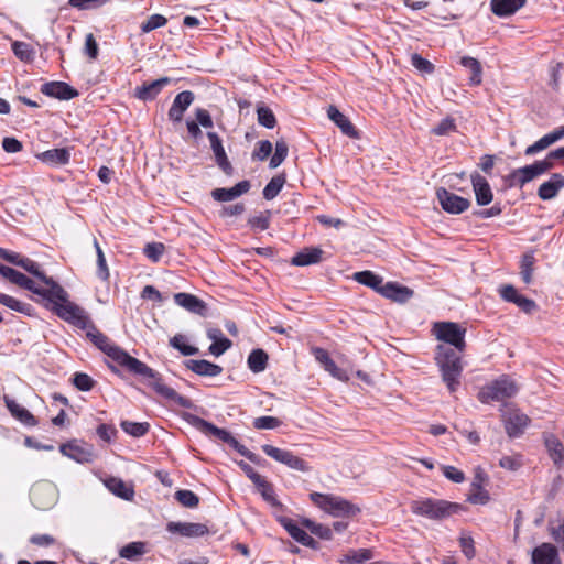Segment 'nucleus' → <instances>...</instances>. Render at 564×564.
<instances>
[{"label":"nucleus","instance_id":"obj_1","mask_svg":"<svg viewBox=\"0 0 564 564\" xmlns=\"http://www.w3.org/2000/svg\"><path fill=\"white\" fill-rule=\"evenodd\" d=\"M55 314L65 322L80 329H86V336L94 345L129 372L151 379L152 381L149 382V386L158 394L166 400L173 401L184 409H191L193 406L188 398L178 394L173 388L167 387L158 371L153 370L141 360L130 356L119 346L113 345L106 335L97 329L83 307L67 300L64 304H57L55 306Z\"/></svg>","mask_w":564,"mask_h":564},{"label":"nucleus","instance_id":"obj_2","mask_svg":"<svg viewBox=\"0 0 564 564\" xmlns=\"http://www.w3.org/2000/svg\"><path fill=\"white\" fill-rule=\"evenodd\" d=\"M463 351L456 350L447 345H437L435 360L440 368L442 379L451 392H455L460 384L463 372Z\"/></svg>","mask_w":564,"mask_h":564},{"label":"nucleus","instance_id":"obj_3","mask_svg":"<svg viewBox=\"0 0 564 564\" xmlns=\"http://www.w3.org/2000/svg\"><path fill=\"white\" fill-rule=\"evenodd\" d=\"M410 508L412 513L434 521H442L465 510L460 503L434 498L414 500Z\"/></svg>","mask_w":564,"mask_h":564},{"label":"nucleus","instance_id":"obj_4","mask_svg":"<svg viewBox=\"0 0 564 564\" xmlns=\"http://www.w3.org/2000/svg\"><path fill=\"white\" fill-rule=\"evenodd\" d=\"M19 267L37 278L41 282L45 284V291L48 292L50 304H46V307H50L55 313V306L57 304H64L68 300V293L53 278L47 276L40 268V264L30 258L23 257L19 262Z\"/></svg>","mask_w":564,"mask_h":564},{"label":"nucleus","instance_id":"obj_5","mask_svg":"<svg viewBox=\"0 0 564 564\" xmlns=\"http://www.w3.org/2000/svg\"><path fill=\"white\" fill-rule=\"evenodd\" d=\"M310 498L317 507L334 517H352L360 511L359 507L339 496L312 492Z\"/></svg>","mask_w":564,"mask_h":564},{"label":"nucleus","instance_id":"obj_6","mask_svg":"<svg viewBox=\"0 0 564 564\" xmlns=\"http://www.w3.org/2000/svg\"><path fill=\"white\" fill-rule=\"evenodd\" d=\"M516 383L507 376H502L494 382L485 386L478 393V399L482 403H490L492 401H503L513 397L517 393Z\"/></svg>","mask_w":564,"mask_h":564},{"label":"nucleus","instance_id":"obj_7","mask_svg":"<svg viewBox=\"0 0 564 564\" xmlns=\"http://www.w3.org/2000/svg\"><path fill=\"white\" fill-rule=\"evenodd\" d=\"M434 330L436 338L444 341L443 345H447L459 351L465 350L466 328L460 327L457 323L454 322H440L435 323Z\"/></svg>","mask_w":564,"mask_h":564},{"label":"nucleus","instance_id":"obj_8","mask_svg":"<svg viewBox=\"0 0 564 564\" xmlns=\"http://www.w3.org/2000/svg\"><path fill=\"white\" fill-rule=\"evenodd\" d=\"M261 449L274 460L286 465L289 468L299 470V471H310L311 467L306 460L294 455L292 452L286 449H281L270 444H264L261 446Z\"/></svg>","mask_w":564,"mask_h":564},{"label":"nucleus","instance_id":"obj_9","mask_svg":"<svg viewBox=\"0 0 564 564\" xmlns=\"http://www.w3.org/2000/svg\"><path fill=\"white\" fill-rule=\"evenodd\" d=\"M436 195L442 208L449 214H462L470 206L469 199L458 196L443 187L437 189Z\"/></svg>","mask_w":564,"mask_h":564},{"label":"nucleus","instance_id":"obj_10","mask_svg":"<svg viewBox=\"0 0 564 564\" xmlns=\"http://www.w3.org/2000/svg\"><path fill=\"white\" fill-rule=\"evenodd\" d=\"M505 429L510 437L520 436L530 423V419L518 409H508L502 414Z\"/></svg>","mask_w":564,"mask_h":564},{"label":"nucleus","instance_id":"obj_11","mask_svg":"<svg viewBox=\"0 0 564 564\" xmlns=\"http://www.w3.org/2000/svg\"><path fill=\"white\" fill-rule=\"evenodd\" d=\"M3 278L8 279L11 283L41 296L43 300H46L50 303L48 292L45 291V288L37 286L35 281L17 271L15 269L9 267L8 270H6Z\"/></svg>","mask_w":564,"mask_h":564},{"label":"nucleus","instance_id":"obj_12","mask_svg":"<svg viewBox=\"0 0 564 564\" xmlns=\"http://www.w3.org/2000/svg\"><path fill=\"white\" fill-rule=\"evenodd\" d=\"M499 293L506 302L514 303L524 313L530 314L536 310V303L533 300L519 294L516 288L511 284L502 285L499 289Z\"/></svg>","mask_w":564,"mask_h":564},{"label":"nucleus","instance_id":"obj_13","mask_svg":"<svg viewBox=\"0 0 564 564\" xmlns=\"http://www.w3.org/2000/svg\"><path fill=\"white\" fill-rule=\"evenodd\" d=\"M186 421L192 426H194L195 429H197L198 431L204 433L205 435H212V436L223 441L224 443H227L229 436L231 435L225 429L217 427L213 423H210V422H208V421H206V420H204V419H202V417H199L197 415H194V414H187L186 415Z\"/></svg>","mask_w":564,"mask_h":564},{"label":"nucleus","instance_id":"obj_14","mask_svg":"<svg viewBox=\"0 0 564 564\" xmlns=\"http://www.w3.org/2000/svg\"><path fill=\"white\" fill-rule=\"evenodd\" d=\"M195 99V95L191 90H183L178 93L169 109L167 116L169 119L173 122H181L184 116V112L188 109V107L193 104Z\"/></svg>","mask_w":564,"mask_h":564},{"label":"nucleus","instance_id":"obj_15","mask_svg":"<svg viewBox=\"0 0 564 564\" xmlns=\"http://www.w3.org/2000/svg\"><path fill=\"white\" fill-rule=\"evenodd\" d=\"M41 93L59 100H70L78 91L65 82H48L41 86Z\"/></svg>","mask_w":564,"mask_h":564},{"label":"nucleus","instance_id":"obj_16","mask_svg":"<svg viewBox=\"0 0 564 564\" xmlns=\"http://www.w3.org/2000/svg\"><path fill=\"white\" fill-rule=\"evenodd\" d=\"M207 138L210 142L217 165L226 175H231L234 169L227 158L220 137L216 132H207Z\"/></svg>","mask_w":564,"mask_h":564},{"label":"nucleus","instance_id":"obj_17","mask_svg":"<svg viewBox=\"0 0 564 564\" xmlns=\"http://www.w3.org/2000/svg\"><path fill=\"white\" fill-rule=\"evenodd\" d=\"M470 180L477 204L479 206L490 204L494 199V194L488 181L478 172H474L470 175Z\"/></svg>","mask_w":564,"mask_h":564},{"label":"nucleus","instance_id":"obj_18","mask_svg":"<svg viewBox=\"0 0 564 564\" xmlns=\"http://www.w3.org/2000/svg\"><path fill=\"white\" fill-rule=\"evenodd\" d=\"M31 499L39 509L50 508L55 500V490L48 484H37L32 488Z\"/></svg>","mask_w":564,"mask_h":564},{"label":"nucleus","instance_id":"obj_19","mask_svg":"<svg viewBox=\"0 0 564 564\" xmlns=\"http://www.w3.org/2000/svg\"><path fill=\"white\" fill-rule=\"evenodd\" d=\"M166 530L170 533H177L182 536H203L208 533V528L203 523L192 522H169Z\"/></svg>","mask_w":564,"mask_h":564},{"label":"nucleus","instance_id":"obj_20","mask_svg":"<svg viewBox=\"0 0 564 564\" xmlns=\"http://www.w3.org/2000/svg\"><path fill=\"white\" fill-rule=\"evenodd\" d=\"M380 294L394 302L405 303L413 296L414 292L412 289L397 282H387L383 289L380 290Z\"/></svg>","mask_w":564,"mask_h":564},{"label":"nucleus","instance_id":"obj_21","mask_svg":"<svg viewBox=\"0 0 564 564\" xmlns=\"http://www.w3.org/2000/svg\"><path fill=\"white\" fill-rule=\"evenodd\" d=\"M174 301L177 305L186 308L191 313L205 316L207 313V305L204 301L189 293H176Z\"/></svg>","mask_w":564,"mask_h":564},{"label":"nucleus","instance_id":"obj_22","mask_svg":"<svg viewBox=\"0 0 564 564\" xmlns=\"http://www.w3.org/2000/svg\"><path fill=\"white\" fill-rule=\"evenodd\" d=\"M328 118L340 129V131L352 139L359 138V133L350 120L341 113L335 106H329L327 109Z\"/></svg>","mask_w":564,"mask_h":564},{"label":"nucleus","instance_id":"obj_23","mask_svg":"<svg viewBox=\"0 0 564 564\" xmlns=\"http://www.w3.org/2000/svg\"><path fill=\"white\" fill-rule=\"evenodd\" d=\"M170 82L169 77H161L150 83H143L142 86L135 88L134 95L140 100H153Z\"/></svg>","mask_w":564,"mask_h":564},{"label":"nucleus","instance_id":"obj_24","mask_svg":"<svg viewBox=\"0 0 564 564\" xmlns=\"http://www.w3.org/2000/svg\"><path fill=\"white\" fill-rule=\"evenodd\" d=\"M184 364L187 369L203 377H216L223 372V368L219 365L205 359H188Z\"/></svg>","mask_w":564,"mask_h":564},{"label":"nucleus","instance_id":"obj_25","mask_svg":"<svg viewBox=\"0 0 564 564\" xmlns=\"http://www.w3.org/2000/svg\"><path fill=\"white\" fill-rule=\"evenodd\" d=\"M3 401L11 415L19 420L21 423L26 426H35L37 424L35 416L29 410L20 405L17 401L9 398L8 395L3 397Z\"/></svg>","mask_w":564,"mask_h":564},{"label":"nucleus","instance_id":"obj_26","mask_svg":"<svg viewBox=\"0 0 564 564\" xmlns=\"http://www.w3.org/2000/svg\"><path fill=\"white\" fill-rule=\"evenodd\" d=\"M250 189L249 181H241L231 188H215L212 196L218 202H230Z\"/></svg>","mask_w":564,"mask_h":564},{"label":"nucleus","instance_id":"obj_27","mask_svg":"<svg viewBox=\"0 0 564 564\" xmlns=\"http://www.w3.org/2000/svg\"><path fill=\"white\" fill-rule=\"evenodd\" d=\"M564 187V175L555 173L551 178L542 183L538 189V196L542 200H550L554 198L558 191Z\"/></svg>","mask_w":564,"mask_h":564},{"label":"nucleus","instance_id":"obj_28","mask_svg":"<svg viewBox=\"0 0 564 564\" xmlns=\"http://www.w3.org/2000/svg\"><path fill=\"white\" fill-rule=\"evenodd\" d=\"M323 253L324 251L318 247L304 248L302 251L292 257L291 264L296 267H305L319 263L322 261Z\"/></svg>","mask_w":564,"mask_h":564},{"label":"nucleus","instance_id":"obj_29","mask_svg":"<svg viewBox=\"0 0 564 564\" xmlns=\"http://www.w3.org/2000/svg\"><path fill=\"white\" fill-rule=\"evenodd\" d=\"M532 562L533 564H554L555 562L560 564L556 547L550 543H542L533 550Z\"/></svg>","mask_w":564,"mask_h":564},{"label":"nucleus","instance_id":"obj_30","mask_svg":"<svg viewBox=\"0 0 564 564\" xmlns=\"http://www.w3.org/2000/svg\"><path fill=\"white\" fill-rule=\"evenodd\" d=\"M562 138H564V126L553 130L552 132L545 134L533 144L529 145L525 149L524 153L525 155H533L542 150H545L546 148L557 142Z\"/></svg>","mask_w":564,"mask_h":564},{"label":"nucleus","instance_id":"obj_31","mask_svg":"<svg viewBox=\"0 0 564 564\" xmlns=\"http://www.w3.org/2000/svg\"><path fill=\"white\" fill-rule=\"evenodd\" d=\"M562 138H564V126L553 130L552 132L545 134L533 144L529 145L525 149L524 153L525 155H533L542 150H545L546 148L557 142Z\"/></svg>","mask_w":564,"mask_h":564},{"label":"nucleus","instance_id":"obj_32","mask_svg":"<svg viewBox=\"0 0 564 564\" xmlns=\"http://www.w3.org/2000/svg\"><path fill=\"white\" fill-rule=\"evenodd\" d=\"M527 0H491V11L498 17L514 14L525 4Z\"/></svg>","mask_w":564,"mask_h":564},{"label":"nucleus","instance_id":"obj_33","mask_svg":"<svg viewBox=\"0 0 564 564\" xmlns=\"http://www.w3.org/2000/svg\"><path fill=\"white\" fill-rule=\"evenodd\" d=\"M37 158L51 165H65L69 162L70 152L66 148L51 149L37 154Z\"/></svg>","mask_w":564,"mask_h":564},{"label":"nucleus","instance_id":"obj_34","mask_svg":"<svg viewBox=\"0 0 564 564\" xmlns=\"http://www.w3.org/2000/svg\"><path fill=\"white\" fill-rule=\"evenodd\" d=\"M105 485L112 494L124 500H132L134 496L133 487L128 486L121 478L110 477L105 480Z\"/></svg>","mask_w":564,"mask_h":564},{"label":"nucleus","instance_id":"obj_35","mask_svg":"<svg viewBox=\"0 0 564 564\" xmlns=\"http://www.w3.org/2000/svg\"><path fill=\"white\" fill-rule=\"evenodd\" d=\"M59 449L63 455L68 456L69 458L78 463L88 462L91 456L90 451L82 447L76 442L63 444Z\"/></svg>","mask_w":564,"mask_h":564},{"label":"nucleus","instance_id":"obj_36","mask_svg":"<svg viewBox=\"0 0 564 564\" xmlns=\"http://www.w3.org/2000/svg\"><path fill=\"white\" fill-rule=\"evenodd\" d=\"M544 444L554 464L557 465L564 462V445L558 437L553 434H545Z\"/></svg>","mask_w":564,"mask_h":564},{"label":"nucleus","instance_id":"obj_37","mask_svg":"<svg viewBox=\"0 0 564 564\" xmlns=\"http://www.w3.org/2000/svg\"><path fill=\"white\" fill-rule=\"evenodd\" d=\"M460 65L469 69L471 75L469 77V85L479 86L482 82V67L478 59L464 56L460 58Z\"/></svg>","mask_w":564,"mask_h":564},{"label":"nucleus","instance_id":"obj_38","mask_svg":"<svg viewBox=\"0 0 564 564\" xmlns=\"http://www.w3.org/2000/svg\"><path fill=\"white\" fill-rule=\"evenodd\" d=\"M268 354L263 349L258 348L250 352L247 364L252 372L259 373L265 370L268 366Z\"/></svg>","mask_w":564,"mask_h":564},{"label":"nucleus","instance_id":"obj_39","mask_svg":"<svg viewBox=\"0 0 564 564\" xmlns=\"http://www.w3.org/2000/svg\"><path fill=\"white\" fill-rule=\"evenodd\" d=\"M354 280L360 284L369 286L380 293V290L383 289L382 278L378 274H375L371 271H360L354 274Z\"/></svg>","mask_w":564,"mask_h":564},{"label":"nucleus","instance_id":"obj_40","mask_svg":"<svg viewBox=\"0 0 564 564\" xmlns=\"http://www.w3.org/2000/svg\"><path fill=\"white\" fill-rule=\"evenodd\" d=\"M145 553V543L141 541L131 542L122 546L119 551V555L122 558L135 561Z\"/></svg>","mask_w":564,"mask_h":564},{"label":"nucleus","instance_id":"obj_41","mask_svg":"<svg viewBox=\"0 0 564 564\" xmlns=\"http://www.w3.org/2000/svg\"><path fill=\"white\" fill-rule=\"evenodd\" d=\"M285 181L286 180L284 174L273 176L263 188V197L267 200L275 198L281 192L283 185L285 184Z\"/></svg>","mask_w":564,"mask_h":564},{"label":"nucleus","instance_id":"obj_42","mask_svg":"<svg viewBox=\"0 0 564 564\" xmlns=\"http://www.w3.org/2000/svg\"><path fill=\"white\" fill-rule=\"evenodd\" d=\"M121 429L129 435L133 437H141L145 435L150 430V424L147 422H131V421H122L120 423Z\"/></svg>","mask_w":564,"mask_h":564},{"label":"nucleus","instance_id":"obj_43","mask_svg":"<svg viewBox=\"0 0 564 564\" xmlns=\"http://www.w3.org/2000/svg\"><path fill=\"white\" fill-rule=\"evenodd\" d=\"M372 557V552L368 549L352 550L345 554L340 560L341 563L346 564H361Z\"/></svg>","mask_w":564,"mask_h":564},{"label":"nucleus","instance_id":"obj_44","mask_svg":"<svg viewBox=\"0 0 564 564\" xmlns=\"http://www.w3.org/2000/svg\"><path fill=\"white\" fill-rule=\"evenodd\" d=\"M535 258L533 253H524L520 264V274L525 284L531 283Z\"/></svg>","mask_w":564,"mask_h":564},{"label":"nucleus","instance_id":"obj_45","mask_svg":"<svg viewBox=\"0 0 564 564\" xmlns=\"http://www.w3.org/2000/svg\"><path fill=\"white\" fill-rule=\"evenodd\" d=\"M302 524H303V527L308 529L312 534H315V535H317L321 539H324V540H330L332 539V535H333L332 529L326 527V525H323V524H319V523H315V522H313L310 519H304L302 521Z\"/></svg>","mask_w":564,"mask_h":564},{"label":"nucleus","instance_id":"obj_46","mask_svg":"<svg viewBox=\"0 0 564 564\" xmlns=\"http://www.w3.org/2000/svg\"><path fill=\"white\" fill-rule=\"evenodd\" d=\"M175 499L186 508H196L199 503V497L192 490L181 489L175 492Z\"/></svg>","mask_w":564,"mask_h":564},{"label":"nucleus","instance_id":"obj_47","mask_svg":"<svg viewBox=\"0 0 564 564\" xmlns=\"http://www.w3.org/2000/svg\"><path fill=\"white\" fill-rule=\"evenodd\" d=\"M289 152V147L284 140H279L275 143L274 154L270 159V167L275 169L282 164V162L286 159Z\"/></svg>","mask_w":564,"mask_h":564},{"label":"nucleus","instance_id":"obj_48","mask_svg":"<svg viewBox=\"0 0 564 564\" xmlns=\"http://www.w3.org/2000/svg\"><path fill=\"white\" fill-rule=\"evenodd\" d=\"M94 247L97 253V275L102 281H107L109 278V269L106 262L104 251L96 239L94 240Z\"/></svg>","mask_w":564,"mask_h":564},{"label":"nucleus","instance_id":"obj_49","mask_svg":"<svg viewBox=\"0 0 564 564\" xmlns=\"http://www.w3.org/2000/svg\"><path fill=\"white\" fill-rule=\"evenodd\" d=\"M184 340L185 336L178 334L170 339V345L173 348L177 349L184 356L196 355L198 352V348L191 345H186Z\"/></svg>","mask_w":564,"mask_h":564},{"label":"nucleus","instance_id":"obj_50","mask_svg":"<svg viewBox=\"0 0 564 564\" xmlns=\"http://www.w3.org/2000/svg\"><path fill=\"white\" fill-rule=\"evenodd\" d=\"M517 175L520 176L519 182L521 184H525L539 175H542L536 162L531 165H525L523 167L517 169Z\"/></svg>","mask_w":564,"mask_h":564},{"label":"nucleus","instance_id":"obj_51","mask_svg":"<svg viewBox=\"0 0 564 564\" xmlns=\"http://www.w3.org/2000/svg\"><path fill=\"white\" fill-rule=\"evenodd\" d=\"M167 23V19L162 14H152L150 15L142 24L141 31L142 33H149L155 29L162 28Z\"/></svg>","mask_w":564,"mask_h":564},{"label":"nucleus","instance_id":"obj_52","mask_svg":"<svg viewBox=\"0 0 564 564\" xmlns=\"http://www.w3.org/2000/svg\"><path fill=\"white\" fill-rule=\"evenodd\" d=\"M258 122L268 128L272 129L276 124V119L273 111L268 107H258L257 109Z\"/></svg>","mask_w":564,"mask_h":564},{"label":"nucleus","instance_id":"obj_53","mask_svg":"<svg viewBox=\"0 0 564 564\" xmlns=\"http://www.w3.org/2000/svg\"><path fill=\"white\" fill-rule=\"evenodd\" d=\"M12 51L14 55L22 62H29L33 57V50L30 44L25 42L15 41L12 43Z\"/></svg>","mask_w":564,"mask_h":564},{"label":"nucleus","instance_id":"obj_54","mask_svg":"<svg viewBox=\"0 0 564 564\" xmlns=\"http://www.w3.org/2000/svg\"><path fill=\"white\" fill-rule=\"evenodd\" d=\"M165 247L162 242H150L145 245L143 252L152 262H159L163 256Z\"/></svg>","mask_w":564,"mask_h":564},{"label":"nucleus","instance_id":"obj_55","mask_svg":"<svg viewBox=\"0 0 564 564\" xmlns=\"http://www.w3.org/2000/svg\"><path fill=\"white\" fill-rule=\"evenodd\" d=\"M489 500V492L484 487L470 488L467 496V501L474 505H486Z\"/></svg>","mask_w":564,"mask_h":564},{"label":"nucleus","instance_id":"obj_56","mask_svg":"<svg viewBox=\"0 0 564 564\" xmlns=\"http://www.w3.org/2000/svg\"><path fill=\"white\" fill-rule=\"evenodd\" d=\"M73 384L80 391H90L95 386V381L87 373L76 372L73 377Z\"/></svg>","mask_w":564,"mask_h":564},{"label":"nucleus","instance_id":"obj_57","mask_svg":"<svg viewBox=\"0 0 564 564\" xmlns=\"http://www.w3.org/2000/svg\"><path fill=\"white\" fill-rule=\"evenodd\" d=\"M281 524L283 528L288 531V533L296 541L300 542V540L305 534V531L300 528L292 519L289 518H281L280 519Z\"/></svg>","mask_w":564,"mask_h":564},{"label":"nucleus","instance_id":"obj_58","mask_svg":"<svg viewBox=\"0 0 564 564\" xmlns=\"http://www.w3.org/2000/svg\"><path fill=\"white\" fill-rule=\"evenodd\" d=\"M281 420L274 416H260L253 421V426L257 430H273L281 426Z\"/></svg>","mask_w":564,"mask_h":564},{"label":"nucleus","instance_id":"obj_59","mask_svg":"<svg viewBox=\"0 0 564 564\" xmlns=\"http://www.w3.org/2000/svg\"><path fill=\"white\" fill-rule=\"evenodd\" d=\"M270 212L267 210L264 213H261L260 215L250 217L248 224L253 229H259L261 231L267 230L270 225Z\"/></svg>","mask_w":564,"mask_h":564},{"label":"nucleus","instance_id":"obj_60","mask_svg":"<svg viewBox=\"0 0 564 564\" xmlns=\"http://www.w3.org/2000/svg\"><path fill=\"white\" fill-rule=\"evenodd\" d=\"M6 306L9 307L12 311L22 313V314H24L26 316H32L33 315V311H34L32 305H30L28 303H24V302H21V301L14 299L13 296L9 297Z\"/></svg>","mask_w":564,"mask_h":564},{"label":"nucleus","instance_id":"obj_61","mask_svg":"<svg viewBox=\"0 0 564 564\" xmlns=\"http://www.w3.org/2000/svg\"><path fill=\"white\" fill-rule=\"evenodd\" d=\"M455 130L456 124L454 119L447 117L432 129V133L435 135H447Z\"/></svg>","mask_w":564,"mask_h":564},{"label":"nucleus","instance_id":"obj_62","mask_svg":"<svg viewBox=\"0 0 564 564\" xmlns=\"http://www.w3.org/2000/svg\"><path fill=\"white\" fill-rule=\"evenodd\" d=\"M272 152V143L269 140H262L258 142L256 150L252 153L253 160L263 161Z\"/></svg>","mask_w":564,"mask_h":564},{"label":"nucleus","instance_id":"obj_63","mask_svg":"<svg viewBox=\"0 0 564 564\" xmlns=\"http://www.w3.org/2000/svg\"><path fill=\"white\" fill-rule=\"evenodd\" d=\"M411 63L420 72L431 74L434 70V65L417 53L412 54Z\"/></svg>","mask_w":564,"mask_h":564},{"label":"nucleus","instance_id":"obj_64","mask_svg":"<svg viewBox=\"0 0 564 564\" xmlns=\"http://www.w3.org/2000/svg\"><path fill=\"white\" fill-rule=\"evenodd\" d=\"M84 53L90 59H96L98 57L99 47L93 33L87 34L85 37Z\"/></svg>","mask_w":564,"mask_h":564}]
</instances>
